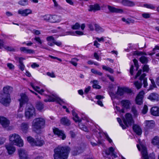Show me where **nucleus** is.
<instances>
[{
  "label": "nucleus",
  "mask_w": 159,
  "mask_h": 159,
  "mask_svg": "<svg viewBox=\"0 0 159 159\" xmlns=\"http://www.w3.org/2000/svg\"><path fill=\"white\" fill-rule=\"evenodd\" d=\"M61 17L58 16L51 15L50 22L51 23H58L61 20Z\"/></svg>",
  "instance_id": "obj_23"
},
{
  "label": "nucleus",
  "mask_w": 159,
  "mask_h": 159,
  "mask_svg": "<svg viewBox=\"0 0 159 159\" xmlns=\"http://www.w3.org/2000/svg\"><path fill=\"white\" fill-rule=\"evenodd\" d=\"M19 68L22 71H23L25 68V66L23 63L19 64L18 65Z\"/></svg>",
  "instance_id": "obj_62"
},
{
  "label": "nucleus",
  "mask_w": 159,
  "mask_h": 159,
  "mask_svg": "<svg viewBox=\"0 0 159 159\" xmlns=\"http://www.w3.org/2000/svg\"><path fill=\"white\" fill-rule=\"evenodd\" d=\"M151 114L155 116H159V107H153L151 108L150 110Z\"/></svg>",
  "instance_id": "obj_24"
},
{
  "label": "nucleus",
  "mask_w": 159,
  "mask_h": 159,
  "mask_svg": "<svg viewBox=\"0 0 159 159\" xmlns=\"http://www.w3.org/2000/svg\"><path fill=\"white\" fill-rule=\"evenodd\" d=\"M105 153L107 155H111V156H113L115 158L117 157V152L115 149L112 147H110L107 149Z\"/></svg>",
  "instance_id": "obj_21"
},
{
  "label": "nucleus",
  "mask_w": 159,
  "mask_h": 159,
  "mask_svg": "<svg viewBox=\"0 0 159 159\" xmlns=\"http://www.w3.org/2000/svg\"><path fill=\"white\" fill-rule=\"evenodd\" d=\"M86 137L87 139H89V141L91 145L93 146H95L97 145V143L96 141L92 137H90L89 135H87Z\"/></svg>",
  "instance_id": "obj_34"
},
{
  "label": "nucleus",
  "mask_w": 159,
  "mask_h": 159,
  "mask_svg": "<svg viewBox=\"0 0 159 159\" xmlns=\"http://www.w3.org/2000/svg\"><path fill=\"white\" fill-rule=\"evenodd\" d=\"M95 25H96V24L94 23H92L89 24L88 25L89 28L91 30L93 31L94 30V27H95Z\"/></svg>",
  "instance_id": "obj_56"
},
{
  "label": "nucleus",
  "mask_w": 159,
  "mask_h": 159,
  "mask_svg": "<svg viewBox=\"0 0 159 159\" xmlns=\"http://www.w3.org/2000/svg\"><path fill=\"white\" fill-rule=\"evenodd\" d=\"M54 36H50L46 38V39L48 42L47 44L50 46H53L54 45V43L55 41Z\"/></svg>",
  "instance_id": "obj_22"
},
{
  "label": "nucleus",
  "mask_w": 159,
  "mask_h": 159,
  "mask_svg": "<svg viewBox=\"0 0 159 159\" xmlns=\"http://www.w3.org/2000/svg\"><path fill=\"white\" fill-rule=\"evenodd\" d=\"M61 123L64 125L68 126L70 125V121L66 117H64L61 120Z\"/></svg>",
  "instance_id": "obj_33"
},
{
  "label": "nucleus",
  "mask_w": 159,
  "mask_h": 159,
  "mask_svg": "<svg viewBox=\"0 0 159 159\" xmlns=\"http://www.w3.org/2000/svg\"><path fill=\"white\" fill-rule=\"evenodd\" d=\"M148 99L152 101L157 102L159 101V95L155 93H152L148 97Z\"/></svg>",
  "instance_id": "obj_20"
},
{
  "label": "nucleus",
  "mask_w": 159,
  "mask_h": 159,
  "mask_svg": "<svg viewBox=\"0 0 159 159\" xmlns=\"http://www.w3.org/2000/svg\"><path fill=\"white\" fill-rule=\"evenodd\" d=\"M142 16L143 17L145 18H148L150 17V14L148 13L143 14Z\"/></svg>",
  "instance_id": "obj_64"
},
{
  "label": "nucleus",
  "mask_w": 159,
  "mask_h": 159,
  "mask_svg": "<svg viewBox=\"0 0 159 159\" xmlns=\"http://www.w3.org/2000/svg\"><path fill=\"white\" fill-rule=\"evenodd\" d=\"M30 85L35 91L41 94L44 95L47 97V98L44 100V102H58L60 100L56 95L51 94L48 90H44L43 89H40V88L37 85L36 82H32L30 83Z\"/></svg>",
  "instance_id": "obj_1"
},
{
  "label": "nucleus",
  "mask_w": 159,
  "mask_h": 159,
  "mask_svg": "<svg viewBox=\"0 0 159 159\" xmlns=\"http://www.w3.org/2000/svg\"><path fill=\"white\" fill-rule=\"evenodd\" d=\"M18 13L21 16H26L32 13V10L30 9H20L18 11Z\"/></svg>",
  "instance_id": "obj_18"
},
{
  "label": "nucleus",
  "mask_w": 159,
  "mask_h": 159,
  "mask_svg": "<svg viewBox=\"0 0 159 159\" xmlns=\"http://www.w3.org/2000/svg\"><path fill=\"white\" fill-rule=\"evenodd\" d=\"M72 113L73 116V120L75 122L79 123V126L82 130L87 132L88 129L86 125L87 123L89 122V119L85 114H82L80 118L74 110H73Z\"/></svg>",
  "instance_id": "obj_2"
},
{
  "label": "nucleus",
  "mask_w": 159,
  "mask_h": 159,
  "mask_svg": "<svg viewBox=\"0 0 159 159\" xmlns=\"http://www.w3.org/2000/svg\"><path fill=\"white\" fill-rule=\"evenodd\" d=\"M93 87L94 88L99 89L101 88V86L98 85L97 84L98 83V81L97 80H94L93 81Z\"/></svg>",
  "instance_id": "obj_47"
},
{
  "label": "nucleus",
  "mask_w": 159,
  "mask_h": 159,
  "mask_svg": "<svg viewBox=\"0 0 159 159\" xmlns=\"http://www.w3.org/2000/svg\"><path fill=\"white\" fill-rule=\"evenodd\" d=\"M36 108L37 110L41 111L43 109V105L42 102H38L36 104Z\"/></svg>",
  "instance_id": "obj_43"
},
{
  "label": "nucleus",
  "mask_w": 159,
  "mask_h": 159,
  "mask_svg": "<svg viewBox=\"0 0 159 159\" xmlns=\"http://www.w3.org/2000/svg\"><path fill=\"white\" fill-rule=\"evenodd\" d=\"M7 66L10 70H13L14 69L15 66L12 63H8L7 64Z\"/></svg>",
  "instance_id": "obj_58"
},
{
  "label": "nucleus",
  "mask_w": 159,
  "mask_h": 159,
  "mask_svg": "<svg viewBox=\"0 0 159 159\" xmlns=\"http://www.w3.org/2000/svg\"><path fill=\"white\" fill-rule=\"evenodd\" d=\"M121 3L123 5L126 6L132 7L134 5L133 2L128 0H122Z\"/></svg>",
  "instance_id": "obj_28"
},
{
  "label": "nucleus",
  "mask_w": 159,
  "mask_h": 159,
  "mask_svg": "<svg viewBox=\"0 0 159 159\" xmlns=\"http://www.w3.org/2000/svg\"><path fill=\"white\" fill-rule=\"evenodd\" d=\"M12 87L9 86H5L3 89V94L0 97V102L5 106H8L11 102L10 94L12 91Z\"/></svg>",
  "instance_id": "obj_4"
},
{
  "label": "nucleus",
  "mask_w": 159,
  "mask_h": 159,
  "mask_svg": "<svg viewBox=\"0 0 159 159\" xmlns=\"http://www.w3.org/2000/svg\"><path fill=\"white\" fill-rule=\"evenodd\" d=\"M149 70V67L148 66L145 64L143 65V72H148Z\"/></svg>",
  "instance_id": "obj_52"
},
{
  "label": "nucleus",
  "mask_w": 159,
  "mask_h": 159,
  "mask_svg": "<svg viewBox=\"0 0 159 159\" xmlns=\"http://www.w3.org/2000/svg\"><path fill=\"white\" fill-rule=\"evenodd\" d=\"M46 74L48 76L51 78H55L56 77L55 74L53 72H47Z\"/></svg>",
  "instance_id": "obj_59"
},
{
  "label": "nucleus",
  "mask_w": 159,
  "mask_h": 159,
  "mask_svg": "<svg viewBox=\"0 0 159 159\" xmlns=\"http://www.w3.org/2000/svg\"><path fill=\"white\" fill-rule=\"evenodd\" d=\"M4 43L2 40H0V48L2 49L4 48L7 51H13L14 50V49L11 47L7 46L4 45Z\"/></svg>",
  "instance_id": "obj_27"
},
{
  "label": "nucleus",
  "mask_w": 159,
  "mask_h": 159,
  "mask_svg": "<svg viewBox=\"0 0 159 159\" xmlns=\"http://www.w3.org/2000/svg\"><path fill=\"white\" fill-rule=\"evenodd\" d=\"M140 6L152 10H154L155 8V7L153 5L151 4H144L143 5L140 4Z\"/></svg>",
  "instance_id": "obj_37"
},
{
  "label": "nucleus",
  "mask_w": 159,
  "mask_h": 159,
  "mask_svg": "<svg viewBox=\"0 0 159 159\" xmlns=\"http://www.w3.org/2000/svg\"><path fill=\"white\" fill-rule=\"evenodd\" d=\"M151 143L153 145L156 146L157 147L159 148V137H154L152 139Z\"/></svg>",
  "instance_id": "obj_29"
},
{
  "label": "nucleus",
  "mask_w": 159,
  "mask_h": 159,
  "mask_svg": "<svg viewBox=\"0 0 159 159\" xmlns=\"http://www.w3.org/2000/svg\"><path fill=\"white\" fill-rule=\"evenodd\" d=\"M122 20L127 24H129L133 22L132 20L129 18L126 19L124 18H123L122 19Z\"/></svg>",
  "instance_id": "obj_51"
},
{
  "label": "nucleus",
  "mask_w": 159,
  "mask_h": 159,
  "mask_svg": "<svg viewBox=\"0 0 159 159\" xmlns=\"http://www.w3.org/2000/svg\"><path fill=\"white\" fill-rule=\"evenodd\" d=\"M80 25L79 24L77 23H76L75 25L72 26V28L74 30L78 29L80 28Z\"/></svg>",
  "instance_id": "obj_57"
},
{
  "label": "nucleus",
  "mask_w": 159,
  "mask_h": 159,
  "mask_svg": "<svg viewBox=\"0 0 159 159\" xmlns=\"http://www.w3.org/2000/svg\"><path fill=\"white\" fill-rule=\"evenodd\" d=\"M27 140L32 146H41L44 143V141L41 138L36 139V140L35 141L32 137L29 136L27 137Z\"/></svg>",
  "instance_id": "obj_11"
},
{
  "label": "nucleus",
  "mask_w": 159,
  "mask_h": 159,
  "mask_svg": "<svg viewBox=\"0 0 159 159\" xmlns=\"http://www.w3.org/2000/svg\"><path fill=\"white\" fill-rule=\"evenodd\" d=\"M20 50L25 53L29 54H32L34 52L33 50L29 49L25 47H22L20 48Z\"/></svg>",
  "instance_id": "obj_32"
},
{
  "label": "nucleus",
  "mask_w": 159,
  "mask_h": 159,
  "mask_svg": "<svg viewBox=\"0 0 159 159\" xmlns=\"http://www.w3.org/2000/svg\"><path fill=\"white\" fill-rule=\"evenodd\" d=\"M91 72L95 74L98 75H102V73L97 70L94 69H92L91 70Z\"/></svg>",
  "instance_id": "obj_55"
},
{
  "label": "nucleus",
  "mask_w": 159,
  "mask_h": 159,
  "mask_svg": "<svg viewBox=\"0 0 159 159\" xmlns=\"http://www.w3.org/2000/svg\"><path fill=\"white\" fill-rule=\"evenodd\" d=\"M0 123L3 127L7 128L8 130H11L12 129V127L9 126L10 120L6 117L0 116Z\"/></svg>",
  "instance_id": "obj_12"
},
{
  "label": "nucleus",
  "mask_w": 159,
  "mask_h": 159,
  "mask_svg": "<svg viewBox=\"0 0 159 159\" xmlns=\"http://www.w3.org/2000/svg\"><path fill=\"white\" fill-rule=\"evenodd\" d=\"M133 129L134 132L136 133V134L139 135V125H134L133 126Z\"/></svg>",
  "instance_id": "obj_41"
},
{
  "label": "nucleus",
  "mask_w": 159,
  "mask_h": 159,
  "mask_svg": "<svg viewBox=\"0 0 159 159\" xmlns=\"http://www.w3.org/2000/svg\"><path fill=\"white\" fill-rule=\"evenodd\" d=\"M145 93L143 90L140 91V105L143 103V100L144 98Z\"/></svg>",
  "instance_id": "obj_44"
},
{
  "label": "nucleus",
  "mask_w": 159,
  "mask_h": 159,
  "mask_svg": "<svg viewBox=\"0 0 159 159\" xmlns=\"http://www.w3.org/2000/svg\"><path fill=\"white\" fill-rule=\"evenodd\" d=\"M5 147L9 155L12 154L16 151L15 147L11 143L6 144Z\"/></svg>",
  "instance_id": "obj_19"
},
{
  "label": "nucleus",
  "mask_w": 159,
  "mask_h": 159,
  "mask_svg": "<svg viewBox=\"0 0 159 159\" xmlns=\"http://www.w3.org/2000/svg\"><path fill=\"white\" fill-rule=\"evenodd\" d=\"M51 15L47 14L42 16L43 20L50 22Z\"/></svg>",
  "instance_id": "obj_42"
},
{
  "label": "nucleus",
  "mask_w": 159,
  "mask_h": 159,
  "mask_svg": "<svg viewBox=\"0 0 159 159\" xmlns=\"http://www.w3.org/2000/svg\"><path fill=\"white\" fill-rule=\"evenodd\" d=\"M133 62H134L135 66L136 68V70H138L137 75L134 78V79H136L139 76V70H138L139 68V65L138 61L136 59H134L133 60Z\"/></svg>",
  "instance_id": "obj_36"
},
{
  "label": "nucleus",
  "mask_w": 159,
  "mask_h": 159,
  "mask_svg": "<svg viewBox=\"0 0 159 159\" xmlns=\"http://www.w3.org/2000/svg\"><path fill=\"white\" fill-rule=\"evenodd\" d=\"M131 92V90L128 88L118 87L116 94H115L112 92H111L110 93V95L111 99H113L117 98L116 96L117 95L121 96L123 95L125 92L129 93H130Z\"/></svg>",
  "instance_id": "obj_10"
},
{
  "label": "nucleus",
  "mask_w": 159,
  "mask_h": 159,
  "mask_svg": "<svg viewBox=\"0 0 159 159\" xmlns=\"http://www.w3.org/2000/svg\"><path fill=\"white\" fill-rule=\"evenodd\" d=\"M35 110L32 105L27 106L25 111V116L26 119L29 120L35 116Z\"/></svg>",
  "instance_id": "obj_9"
},
{
  "label": "nucleus",
  "mask_w": 159,
  "mask_h": 159,
  "mask_svg": "<svg viewBox=\"0 0 159 159\" xmlns=\"http://www.w3.org/2000/svg\"><path fill=\"white\" fill-rule=\"evenodd\" d=\"M148 111V106L146 105H145L144 106L143 109L142 111V113L143 114H145L147 113Z\"/></svg>",
  "instance_id": "obj_53"
},
{
  "label": "nucleus",
  "mask_w": 159,
  "mask_h": 159,
  "mask_svg": "<svg viewBox=\"0 0 159 159\" xmlns=\"http://www.w3.org/2000/svg\"><path fill=\"white\" fill-rule=\"evenodd\" d=\"M83 152V149L81 148H78L76 149L72 152V154L73 155H76L79 154Z\"/></svg>",
  "instance_id": "obj_38"
},
{
  "label": "nucleus",
  "mask_w": 159,
  "mask_h": 159,
  "mask_svg": "<svg viewBox=\"0 0 159 159\" xmlns=\"http://www.w3.org/2000/svg\"><path fill=\"white\" fill-rule=\"evenodd\" d=\"M9 140L11 143L19 147L23 146V141L18 134L14 133L9 136Z\"/></svg>",
  "instance_id": "obj_5"
},
{
  "label": "nucleus",
  "mask_w": 159,
  "mask_h": 159,
  "mask_svg": "<svg viewBox=\"0 0 159 159\" xmlns=\"http://www.w3.org/2000/svg\"><path fill=\"white\" fill-rule=\"evenodd\" d=\"M33 39L35 40L39 44L41 45L42 43V40L39 37L36 36L34 39H32V40Z\"/></svg>",
  "instance_id": "obj_50"
},
{
  "label": "nucleus",
  "mask_w": 159,
  "mask_h": 159,
  "mask_svg": "<svg viewBox=\"0 0 159 159\" xmlns=\"http://www.w3.org/2000/svg\"><path fill=\"white\" fill-rule=\"evenodd\" d=\"M108 8L109 10L112 12L122 13L123 12V11L122 9L116 8L109 6H108Z\"/></svg>",
  "instance_id": "obj_25"
},
{
  "label": "nucleus",
  "mask_w": 159,
  "mask_h": 159,
  "mask_svg": "<svg viewBox=\"0 0 159 159\" xmlns=\"http://www.w3.org/2000/svg\"><path fill=\"white\" fill-rule=\"evenodd\" d=\"M122 119L125 125L122 124L121 119L120 118H117V121L123 129H125L126 127H128L129 125H131L132 123L133 119L130 114L127 113L125 115V118L123 117Z\"/></svg>",
  "instance_id": "obj_6"
},
{
  "label": "nucleus",
  "mask_w": 159,
  "mask_h": 159,
  "mask_svg": "<svg viewBox=\"0 0 159 159\" xmlns=\"http://www.w3.org/2000/svg\"><path fill=\"white\" fill-rule=\"evenodd\" d=\"M53 130L54 134L57 135L58 137L62 140H64L66 139V136L63 131L56 128H53Z\"/></svg>",
  "instance_id": "obj_16"
},
{
  "label": "nucleus",
  "mask_w": 159,
  "mask_h": 159,
  "mask_svg": "<svg viewBox=\"0 0 159 159\" xmlns=\"http://www.w3.org/2000/svg\"><path fill=\"white\" fill-rule=\"evenodd\" d=\"M121 103L124 107L126 108H129L130 102L128 100H122L121 101Z\"/></svg>",
  "instance_id": "obj_39"
},
{
  "label": "nucleus",
  "mask_w": 159,
  "mask_h": 159,
  "mask_svg": "<svg viewBox=\"0 0 159 159\" xmlns=\"http://www.w3.org/2000/svg\"><path fill=\"white\" fill-rule=\"evenodd\" d=\"M21 129L23 132L26 133L28 130L29 128V124L27 123H23L21 125Z\"/></svg>",
  "instance_id": "obj_30"
},
{
  "label": "nucleus",
  "mask_w": 159,
  "mask_h": 159,
  "mask_svg": "<svg viewBox=\"0 0 159 159\" xmlns=\"http://www.w3.org/2000/svg\"><path fill=\"white\" fill-rule=\"evenodd\" d=\"M19 4L22 6H25L28 4V0H22L19 2Z\"/></svg>",
  "instance_id": "obj_48"
},
{
  "label": "nucleus",
  "mask_w": 159,
  "mask_h": 159,
  "mask_svg": "<svg viewBox=\"0 0 159 159\" xmlns=\"http://www.w3.org/2000/svg\"><path fill=\"white\" fill-rule=\"evenodd\" d=\"M33 157H34V159H42L43 157L39 155V154L36 152H35L33 154Z\"/></svg>",
  "instance_id": "obj_54"
},
{
  "label": "nucleus",
  "mask_w": 159,
  "mask_h": 159,
  "mask_svg": "<svg viewBox=\"0 0 159 159\" xmlns=\"http://www.w3.org/2000/svg\"><path fill=\"white\" fill-rule=\"evenodd\" d=\"M102 68L104 70H106L108 71L111 73H112L113 72V70L110 68V67L106 66H103Z\"/></svg>",
  "instance_id": "obj_49"
},
{
  "label": "nucleus",
  "mask_w": 159,
  "mask_h": 159,
  "mask_svg": "<svg viewBox=\"0 0 159 159\" xmlns=\"http://www.w3.org/2000/svg\"><path fill=\"white\" fill-rule=\"evenodd\" d=\"M54 44L56 45L57 46H58L61 47L62 46V42L60 41H57L55 40V41L54 43Z\"/></svg>",
  "instance_id": "obj_60"
},
{
  "label": "nucleus",
  "mask_w": 159,
  "mask_h": 159,
  "mask_svg": "<svg viewBox=\"0 0 159 159\" xmlns=\"http://www.w3.org/2000/svg\"><path fill=\"white\" fill-rule=\"evenodd\" d=\"M45 124V121L43 119L41 118H35L32 122V128L34 131L38 133V131L44 127Z\"/></svg>",
  "instance_id": "obj_7"
},
{
  "label": "nucleus",
  "mask_w": 159,
  "mask_h": 159,
  "mask_svg": "<svg viewBox=\"0 0 159 159\" xmlns=\"http://www.w3.org/2000/svg\"><path fill=\"white\" fill-rule=\"evenodd\" d=\"M107 38L106 37H102L100 38L97 37L96 38V39L98 40L99 42H104L105 40H106V39Z\"/></svg>",
  "instance_id": "obj_61"
},
{
  "label": "nucleus",
  "mask_w": 159,
  "mask_h": 159,
  "mask_svg": "<svg viewBox=\"0 0 159 159\" xmlns=\"http://www.w3.org/2000/svg\"><path fill=\"white\" fill-rule=\"evenodd\" d=\"M144 125L145 129H152L154 128L155 126V122L153 120H146L145 121Z\"/></svg>",
  "instance_id": "obj_17"
},
{
  "label": "nucleus",
  "mask_w": 159,
  "mask_h": 159,
  "mask_svg": "<svg viewBox=\"0 0 159 159\" xmlns=\"http://www.w3.org/2000/svg\"><path fill=\"white\" fill-rule=\"evenodd\" d=\"M140 61L142 63L146 64L148 62L147 58L145 56H142L140 58Z\"/></svg>",
  "instance_id": "obj_45"
},
{
  "label": "nucleus",
  "mask_w": 159,
  "mask_h": 159,
  "mask_svg": "<svg viewBox=\"0 0 159 159\" xmlns=\"http://www.w3.org/2000/svg\"><path fill=\"white\" fill-rule=\"evenodd\" d=\"M32 33L36 35H38L40 34V31L39 30H33L32 31Z\"/></svg>",
  "instance_id": "obj_63"
},
{
  "label": "nucleus",
  "mask_w": 159,
  "mask_h": 159,
  "mask_svg": "<svg viewBox=\"0 0 159 159\" xmlns=\"http://www.w3.org/2000/svg\"><path fill=\"white\" fill-rule=\"evenodd\" d=\"M78 61V59L76 58H74L71 59L70 62L75 66H77V62Z\"/></svg>",
  "instance_id": "obj_46"
},
{
  "label": "nucleus",
  "mask_w": 159,
  "mask_h": 159,
  "mask_svg": "<svg viewBox=\"0 0 159 159\" xmlns=\"http://www.w3.org/2000/svg\"><path fill=\"white\" fill-rule=\"evenodd\" d=\"M95 30L98 33L102 32L104 31V30L101 27H100L99 25L97 24L95 25Z\"/></svg>",
  "instance_id": "obj_40"
},
{
  "label": "nucleus",
  "mask_w": 159,
  "mask_h": 159,
  "mask_svg": "<svg viewBox=\"0 0 159 159\" xmlns=\"http://www.w3.org/2000/svg\"><path fill=\"white\" fill-rule=\"evenodd\" d=\"M23 107L19 106V108L17 111V112L16 114L17 118H21L23 117Z\"/></svg>",
  "instance_id": "obj_31"
},
{
  "label": "nucleus",
  "mask_w": 159,
  "mask_h": 159,
  "mask_svg": "<svg viewBox=\"0 0 159 159\" xmlns=\"http://www.w3.org/2000/svg\"><path fill=\"white\" fill-rule=\"evenodd\" d=\"M20 98L18 99L20 102L19 106L23 107V105L28 102L29 98L28 96L24 93L20 94Z\"/></svg>",
  "instance_id": "obj_14"
},
{
  "label": "nucleus",
  "mask_w": 159,
  "mask_h": 159,
  "mask_svg": "<svg viewBox=\"0 0 159 159\" xmlns=\"http://www.w3.org/2000/svg\"><path fill=\"white\" fill-rule=\"evenodd\" d=\"M18 153L20 159H30L27 152L24 149H19L18 150Z\"/></svg>",
  "instance_id": "obj_15"
},
{
  "label": "nucleus",
  "mask_w": 159,
  "mask_h": 159,
  "mask_svg": "<svg viewBox=\"0 0 159 159\" xmlns=\"http://www.w3.org/2000/svg\"><path fill=\"white\" fill-rule=\"evenodd\" d=\"M68 33L69 34L71 35L78 36L82 35L84 34V33L83 32L79 31H75V32L72 31H70Z\"/></svg>",
  "instance_id": "obj_35"
},
{
  "label": "nucleus",
  "mask_w": 159,
  "mask_h": 159,
  "mask_svg": "<svg viewBox=\"0 0 159 159\" xmlns=\"http://www.w3.org/2000/svg\"><path fill=\"white\" fill-rule=\"evenodd\" d=\"M70 150L68 146H58L54 149V159H67Z\"/></svg>",
  "instance_id": "obj_3"
},
{
  "label": "nucleus",
  "mask_w": 159,
  "mask_h": 159,
  "mask_svg": "<svg viewBox=\"0 0 159 159\" xmlns=\"http://www.w3.org/2000/svg\"><path fill=\"white\" fill-rule=\"evenodd\" d=\"M89 11H93L99 10H100V8L99 5L98 4H95L94 5H90L89 7Z\"/></svg>",
  "instance_id": "obj_26"
},
{
  "label": "nucleus",
  "mask_w": 159,
  "mask_h": 159,
  "mask_svg": "<svg viewBox=\"0 0 159 159\" xmlns=\"http://www.w3.org/2000/svg\"><path fill=\"white\" fill-rule=\"evenodd\" d=\"M142 70L140 69V89L143 85L144 88H146L148 86L147 79L145 77L146 75L145 73H143L141 76Z\"/></svg>",
  "instance_id": "obj_13"
},
{
  "label": "nucleus",
  "mask_w": 159,
  "mask_h": 159,
  "mask_svg": "<svg viewBox=\"0 0 159 159\" xmlns=\"http://www.w3.org/2000/svg\"><path fill=\"white\" fill-rule=\"evenodd\" d=\"M140 151L141 152L142 159H155V154L152 152L148 155L147 148L146 147L144 141L143 144H141L140 142Z\"/></svg>",
  "instance_id": "obj_8"
}]
</instances>
